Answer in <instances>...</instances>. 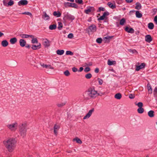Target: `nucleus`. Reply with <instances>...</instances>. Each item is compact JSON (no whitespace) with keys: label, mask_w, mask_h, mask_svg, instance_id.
I'll return each instance as SVG.
<instances>
[{"label":"nucleus","mask_w":157,"mask_h":157,"mask_svg":"<svg viewBox=\"0 0 157 157\" xmlns=\"http://www.w3.org/2000/svg\"><path fill=\"white\" fill-rule=\"evenodd\" d=\"M60 128V126L59 125L57 124H55L54 127V129H56L58 130Z\"/></svg>","instance_id":"nucleus-48"},{"label":"nucleus","mask_w":157,"mask_h":157,"mask_svg":"<svg viewBox=\"0 0 157 157\" xmlns=\"http://www.w3.org/2000/svg\"><path fill=\"white\" fill-rule=\"evenodd\" d=\"M92 77V75L90 73H88L86 74L85 75V77L87 79H90Z\"/></svg>","instance_id":"nucleus-35"},{"label":"nucleus","mask_w":157,"mask_h":157,"mask_svg":"<svg viewBox=\"0 0 157 157\" xmlns=\"http://www.w3.org/2000/svg\"><path fill=\"white\" fill-rule=\"evenodd\" d=\"M124 29L128 33H134V30L132 28H129L128 27H126Z\"/></svg>","instance_id":"nucleus-16"},{"label":"nucleus","mask_w":157,"mask_h":157,"mask_svg":"<svg viewBox=\"0 0 157 157\" xmlns=\"http://www.w3.org/2000/svg\"><path fill=\"white\" fill-rule=\"evenodd\" d=\"M83 70V68L82 67H80L79 69L78 70V71L79 72H81Z\"/></svg>","instance_id":"nucleus-64"},{"label":"nucleus","mask_w":157,"mask_h":157,"mask_svg":"<svg viewBox=\"0 0 157 157\" xmlns=\"http://www.w3.org/2000/svg\"><path fill=\"white\" fill-rule=\"evenodd\" d=\"M17 41V39L16 37H13L11 38L10 40V43L11 44H14L16 43Z\"/></svg>","instance_id":"nucleus-21"},{"label":"nucleus","mask_w":157,"mask_h":157,"mask_svg":"<svg viewBox=\"0 0 157 157\" xmlns=\"http://www.w3.org/2000/svg\"><path fill=\"white\" fill-rule=\"evenodd\" d=\"M157 12V9L154 8L152 10L151 12L153 15L155 14Z\"/></svg>","instance_id":"nucleus-49"},{"label":"nucleus","mask_w":157,"mask_h":157,"mask_svg":"<svg viewBox=\"0 0 157 157\" xmlns=\"http://www.w3.org/2000/svg\"><path fill=\"white\" fill-rule=\"evenodd\" d=\"M26 41L23 39H21L19 40L20 45L21 47H24L26 44Z\"/></svg>","instance_id":"nucleus-18"},{"label":"nucleus","mask_w":157,"mask_h":157,"mask_svg":"<svg viewBox=\"0 0 157 157\" xmlns=\"http://www.w3.org/2000/svg\"><path fill=\"white\" fill-rule=\"evenodd\" d=\"M137 112L139 113H142L144 112V109L142 107L139 108L137 109Z\"/></svg>","instance_id":"nucleus-33"},{"label":"nucleus","mask_w":157,"mask_h":157,"mask_svg":"<svg viewBox=\"0 0 157 157\" xmlns=\"http://www.w3.org/2000/svg\"><path fill=\"white\" fill-rule=\"evenodd\" d=\"M125 22V20L124 18H123L120 21V24L121 25H123Z\"/></svg>","instance_id":"nucleus-38"},{"label":"nucleus","mask_w":157,"mask_h":157,"mask_svg":"<svg viewBox=\"0 0 157 157\" xmlns=\"http://www.w3.org/2000/svg\"><path fill=\"white\" fill-rule=\"evenodd\" d=\"M95 10V9L94 7L90 6L87 8V9L84 10V12L87 14H89L90 13L93 12Z\"/></svg>","instance_id":"nucleus-8"},{"label":"nucleus","mask_w":157,"mask_h":157,"mask_svg":"<svg viewBox=\"0 0 157 157\" xmlns=\"http://www.w3.org/2000/svg\"><path fill=\"white\" fill-rule=\"evenodd\" d=\"M148 27L150 29H152L154 27V24L151 22L149 23L148 24Z\"/></svg>","instance_id":"nucleus-30"},{"label":"nucleus","mask_w":157,"mask_h":157,"mask_svg":"<svg viewBox=\"0 0 157 157\" xmlns=\"http://www.w3.org/2000/svg\"><path fill=\"white\" fill-rule=\"evenodd\" d=\"M136 105H137L139 108L142 107L143 106V104L141 102H139Z\"/></svg>","instance_id":"nucleus-50"},{"label":"nucleus","mask_w":157,"mask_h":157,"mask_svg":"<svg viewBox=\"0 0 157 157\" xmlns=\"http://www.w3.org/2000/svg\"><path fill=\"white\" fill-rule=\"evenodd\" d=\"M94 108H93L90 110L88 113L83 117V119L85 120L89 118L91 116L92 113L94 112Z\"/></svg>","instance_id":"nucleus-9"},{"label":"nucleus","mask_w":157,"mask_h":157,"mask_svg":"<svg viewBox=\"0 0 157 157\" xmlns=\"http://www.w3.org/2000/svg\"><path fill=\"white\" fill-rule=\"evenodd\" d=\"M48 68H49L52 69H54V68L53 67H52L50 64L48 65Z\"/></svg>","instance_id":"nucleus-61"},{"label":"nucleus","mask_w":157,"mask_h":157,"mask_svg":"<svg viewBox=\"0 0 157 157\" xmlns=\"http://www.w3.org/2000/svg\"><path fill=\"white\" fill-rule=\"evenodd\" d=\"M3 143L8 151L11 152L15 149L17 141L14 138H12L8 139L6 141H4Z\"/></svg>","instance_id":"nucleus-1"},{"label":"nucleus","mask_w":157,"mask_h":157,"mask_svg":"<svg viewBox=\"0 0 157 157\" xmlns=\"http://www.w3.org/2000/svg\"><path fill=\"white\" fill-rule=\"evenodd\" d=\"M90 68L89 67H86L84 69V71L86 72H87L90 71Z\"/></svg>","instance_id":"nucleus-54"},{"label":"nucleus","mask_w":157,"mask_h":157,"mask_svg":"<svg viewBox=\"0 0 157 157\" xmlns=\"http://www.w3.org/2000/svg\"><path fill=\"white\" fill-rule=\"evenodd\" d=\"M98 82L99 84L100 85L102 84L103 82V80L99 78H98Z\"/></svg>","instance_id":"nucleus-52"},{"label":"nucleus","mask_w":157,"mask_h":157,"mask_svg":"<svg viewBox=\"0 0 157 157\" xmlns=\"http://www.w3.org/2000/svg\"><path fill=\"white\" fill-rule=\"evenodd\" d=\"M73 141H76V142L79 144H81L82 143L81 140L78 137H76L73 139Z\"/></svg>","instance_id":"nucleus-27"},{"label":"nucleus","mask_w":157,"mask_h":157,"mask_svg":"<svg viewBox=\"0 0 157 157\" xmlns=\"http://www.w3.org/2000/svg\"><path fill=\"white\" fill-rule=\"evenodd\" d=\"M65 6H68L69 7H72L75 8H77V5L75 3H70L67 2L65 4Z\"/></svg>","instance_id":"nucleus-13"},{"label":"nucleus","mask_w":157,"mask_h":157,"mask_svg":"<svg viewBox=\"0 0 157 157\" xmlns=\"http://www.w3.org/2000/svg\"><path fill=\"white\" fill-rule=\"evenodd\" d=\"M154 112L153 110H150L148 112V116L150 117H153L154 116Z\"/></svg>","instance_id":"nucleus-24"},{"label":"nucleus","mask_w":157,"mask_h":157,"mask_svg":"<svg viewBox=\"0 0 157 157\" xmlns=\"http://www.w3.org/2000/svg\"><path fill=\"white\" fill-rule=\"evenodd\" d=\"M113 37V36H107L105 37L104 40L105 43H108L110 42V40Z\"/></svg>","instance_id":"nucleus-19"},{"label":"nucleus","mask_w":157,"mask_h":157,"mask_svg":"<svg viewBox=\"0 0 157 157\" xmlns=\"http://www.w3.org/2000/svg\"><path fill=\"white\" fill-rule=\"evenodd\" d=\"M108 5L110 8L114 9L116 7L115 5L109 2Z\"/></svg>","instance_id":"nucleus-32"},{"label":"nucleus","mask_w":157,"mask_h":157,"mask_svg":"<svg viewBox=\"0 0 157 157\" xmlns=\"http://www.w3.org/2000/svg\"><path fill=\"white\" fill-rule=\"evenodd\" d=\"M38 41L36 38H34L31 40V43L32 44L37 43Z\"/></svg>","instance_id":"nucleus-39"},{"label":"nucleus","mask_w":157,"mask_h":157,"mask_svg":"<svg viewBox=\"0 0 157 157\" xmlns=\"http://www.w3.org/2000/svg\"><path fill=\"white\" fill-rule=\"evenodd\" d=\"M129 97L131 99H133L135 98V96L132 94H130L129 95Z\"/></svg>","instance_id":"nucleus-56"},{"label":"nucleus","mask_w":157,"mask_h":157,"mask_svg":"<svg viewBox=\"0 0 157 157\" xmlns=\"http://www.w3.org/2000/svg\"><path fill=\"white\" fill-rule=\"evenodd\" d=\"M43 44L45 47H49L50 45L49 41L47 39H43Z\"/></svg>","instance_id":"nucleus-11"},{"label":"nucleus","mask_w":157,"mask_h":157,"mask_svg":"<svg viewBox=\"0 0 157 157\" xmlns=\"http://www.w3.org/2000/svg\"><path fill=\"white\" fill-rule=\"evenodd\" d=\"M105 10V9L104 7H99L98 10L97 12H100L101 11H104Z\"/></svg>","instance_id":"nucleus-47"},{"label":"nucleus","mask_w":157,"mask_h":157,"mask_svg":"<svg viewBox=\"0 0 157 157\" xmlns=\"http://www.w3.org/2000/svg\"><path fill=\"white\" fill-rule=\"evenodd\" d=\"M40 65H41V66H42L44 68H48V65L45 64H44V63H43L42 64H41Z\"/></svg>","instance_id":"nucleus-57"},{"label":"nucleus","mask_w":157,"mask_h":157,"mask_svg":"<svg viewBox=\"0 0 157 157\" xmlns=\"http://www.w3.org/2000/svg\"><path fill=\"white\" fill-rule=\"evenodd\" d=\"M18 125L17 123L16 122L14 123L8 124L7 125V127L11 131H15L17 129Z\"/></svg>","instance_id":"nucleus-5"},{"label":"nucleus","mask_w":157,"mask_h":157,"mask_svg":"<svg viewBox=\"0 0 157 157\" xmlns=\"http://www.w3.org/2000/svg\"><path fill=\"white\" fill-rule=\"evenodd\" d=\"M9 0H3V5L4 6H7L8 3L9 1Z\"/></svg>","instance_id":"nucleus-46"},{"label":"nucleus","mask_w":157,"mask_h":157,"mask_svg":"<svg viewBox=\"0 0 157 157\" xmlns=\"http://www.w3.org/2000/svg\"><path fill=\"white\" fill-rule=\"evenodd\" d=\"M153 93L154 95L157 94V86L155 87L153 90Z\"/></svg>","instance_id":"nucleus-55"},{"label":"nucleus","mask_w":157,"mask_h":157,"mask_svg":"<svg viewBox=\"0 0 157 157\" xmlns=\"http://www.w3.org/2000/svg\"><path fill=\"white\" fill-rule=\"evenodd\" d=\"M147 88L149 94H151L152 92V89L151 88V85L149 83H148L147 85Z\"/></svg>","instance_id":"nucleus-20"},{"label":"nucleus","mask_w":157,"mask_h":157,"mask_svg":"<svg viewBox=\"0 0 157 157\" xmlns=\"http://www.w3.org/2000/svg\"><path fill=\"white\" fill-rule=\"evenodd\" d=\"M128 51L132 53H138L137 51L135 49H129L128 50Z\"/></svg>","instance_id":"nucleus-42"},{"label":"nucleus","mask_w":157,"mask_h":157,"mask_svg":"<svg viewBox=\"0 0 157 157\" xmlns=\"http://www.w3.org/2000/svg\"><path fill=\"white\" fill-rule=\"evenodd\" d=\"M73 54H74L73 52L70 51H67L66 53V55H73Z\"/></svg>","instance_id":"nucleus-45"},{"label":"nucleus","mask_w":157,"mask_h":157,"mask_svg":"<svg viewBox=\"0 0 157 157\" xmlns=\"http://www.w3.org/2000/svg\"><path fill=\"white\" fill-rule=\"evenodd\" d=\"M154 21L155 23L157 24V16H155L154 19Z\"/></svg>","instance_id":"nucleus-63"},{"label":"nucleus","mask_w":157,"mask_h":157,"mask_svg":"<svg viewBox=\"0 0 157 157\" xmlns=\"http://www.w3.org/2000/svg\"><path fill=\"white\" fill-rule=\"evenodd\" d=\"M116 62L115 61H111L110 60H108V65L111 66L114 64V63H115Z\"/></svg>","instance_id":"nucleus-37"},{"label":"nucleus","mask_w":157,"mask_h":157,"mask_svg":"<svg viewBox=\"0 0 157 157\" xmlns=\"http://www.w3.org/2000/svg\"><path fill=\"white\" fill-rule=\"evenodd\" d=\"M41 44L39 43L37 45L32 44L31 45V48L33 50H36L40 49L41 48Z\"/></svg>","instance_id":"nucleus-15"},{"label":"nucleus","mask_w":157,"mask_h":157,"mask_svg":"<svg viewBox=\"0 0 157 157\" xmlns=\"http://www.w3.org/2000/svg\"><path fill=\"white\" fill-rule=\"evenodd\" d=\"M152 40V38L150 35H147L145 36V40L146 42L150 43Z\"/></svg>","instance_id":"nucleus-14"},{"label":"nucleus","mask_w":157,"mask_h":157,"mask_svg":"<svg viewBox=\"0 0 157 157\" xmlns=\"http://www.w3.org/2000/svg\"><path fill=\"white\" fill-rule=\"evenodd\" d=\"M136 6L135 8L136 9L139 10L141 8V6L140 3L139 2H137L136 3Z\"/></svg>","instance_id":"nucleus-29"},{"label":"nucleus","mask_w":157,"mask_h":157,"mask_svg":"<svg viewBox=\"0 0 157 157\" xmlns=\"http://www.w3.org/2000/svg\"><path fill=\"white\" fill-rule=\"evenodd\" d=\"M53 15L56 17H59L61 16V14L59 12L54 11Z\"/></svg>","instance_id":"nucleus-25"},{"label":"nucleus","mask_w":157,"mask_h":157,"mask_svg":"<svg viewBox=\"0 0 157 157\" xmlns=\"http://www.w3.org/2000/svg\"><path fill=\"white\" fill-rule=\"evenodd\" d=\"M20 36L23 38H25L29 37V35L26 34H21Z\"/></svg>","instance_id":"nucleus-41"},{"label":"nucleus","mask_w":157,"mask_h":157,"mask_svg":"<svg viewBox=\"0 0 157 157\" xmlns=\"http://www.w3.org/2000/svg\"><path fill=\"white\" fill-rule=\"evenodd\" d=\"M105 92H100L99 93H98L97 92V96H101L102 95H104L105 94Z\"/></svg>","instance_id":"nucleus-59"},{"label":"nucleus","mask_w":157,"mask_h":157,"mask_svg":"<svg viewBox=\"0 0 157 157\" xmlns=\"http://www.w3.org/2000/svg\"><path fill=\"white\" fill-rule=\"evenodd\" d=\"M23 14H25L29 15L31 17H32L33 16L32 14L31 13L29 12H25L22 13Z\"/></svg>","instance_id":"nucleus-34"},{"label":"nucleus","mask_w":157,"mask_h":157,"mask_svg":"<svg viewBox=\"0 0 157 157\" xmlns=\"http://www.w3.org/2000/svg\"><path fill=\"white\" fill-rule=\"evenodd\" d=\"M114 97L117 99L119 100L122 97L121 94L120 93H118L115 94L114 95Z\"/></svg>","instance_id":"nucleus-23"},{"label":"nucleus","mask_w":157,"mask_h":157,"mask_svg":"<svg viewBox=\"0 0 157 157\" xmlns=\"http://www.w3.org/2000/svg\"><path fill=\"white\" fill-rule=\"evenodd\" d=\"M75 1L76 2L78 3L79 4H82V0H75Z\"/></svg>","instance_id":"nucleus-58"},{"label":"nucleus","mask_w":157,"mask_h":157,"mask_svg":"<svg viewBox=\"0 0 157 157\" xmlns=\"http://www.w3.org/2000/svg\"><path fill=\"white\" fill-rule=\"evenodd\" d=\"M7 6H12L14 4V2L12 0H9Z\"/></svg>","instance_id":"nucleus-36"},{"label":"nucleus","mask_w":157,"mask_h":157,"mask_svg":"<svg viewBox=\"0 0 157 157\" xmlns=\"http://www.w3.org/2000/svg\"><path fill=\"white\" fill-rule=\"evenodd\" d=\"M27 126V123L26 122L21 123L18 125L19 134L23 137H25L26 135Z\"/></svg>","instance_id":"nucleus-3"},{"label":"nucleus","mask_w":157,"mask_h":157,"mask_svg":"<svg viewBox=\"0 0 157 157\" xmlns=\"http://www.w3.org/2000/svg\"><path fill=\"white\" fill-rule=\"evenodd\" d=\"M96 73H98L99 72V69L98 68H96L94 71Z\"/></svg>","instance_id":"nucleus-62"},{"label":"nucleus","mask_w":157,"mask_h":157,"mask_svg":"<svg viewBox=\"0 0 157 157\" xmlns=\"http://www.w3.org/2000/svg\"><path fill=\"white\" fill-rule=\"evenodd\" d=\"M43 15H42V18L45 20H48L50 19V17L45 12H43Z\"/></svg>","instance_id":"nucleus-17"},{"label":"nucleus","mask_w":157,"mask_h":157,"mask_svg":"<svg viewBox=\"0 0 157 157\" xmlns=\"http://www.w3.org/2000/svg\"><path fill=\"white\" fill-rule=\"evenodd\" d=\"M58 28L59 30H60L63 27V24L61 22H58Z\"/></svg>","instance_id":"nucleus-40"},{"label":"nucleus","mask_w":157,"mask_h":157,"mask_svg":"<svg viewBox=\"0 0 157 157\" xmlns=\"http://www.w3.org/2000/svg\"><path fill=\"white\" fill-rule=\"evenodd\" d=\"M64 52V51L63 50H58L56 51L57 54L59 55H63Z\"/></svg>","instance_id":"nucleus-26"},{"label":"nucleus","mask_w":157,"mask_h":157,"mask_svg":"<svg viewBox=\"0 0 157 157\" xmlns=\"http://www.w3.org/2000/svg\"><path fill=\"white\" fill-rule=\"evenodd\" d=\"M136 17L139 18H140L142 17V14L140 13L139 11H137L136 12Z\"/></svg>","instance_id":"nucleus-28"},{"label":"nucleus","mask_w":157,"mask_h":157,"mask_svg":"<svg viewBox=\"0 0 157 157\" xmlns=\"http://www.w3.org/2000/svg\"><path fill=\"white\" fill-rule=\"evenodd\" d=\"M97 30V27L94 24H92L90 25L87 29L88 32H95Z\"/></svg>","instance_id":"nucleus-6"},{"label":"nucleus","mask_w":157,"mask_h":157,"mask_svg":"<svg viewBox=\"0 0 157 157\" xmlns=\"http://www.w3.org/2000/svg\"><path fill=\"white\" fill-rule=\"evenodd\" d=\"M96 42L99 44H101L102 42V39L101 38H98L96 40Z\"/></svg>","instance_id":"nucleus-44"},{"label":"nucleus","mask_w":157,"mask_h":157,"mask_svg":"<svg viewBox=\"0 0 157 157\" xmlns=\"http://www.w3.org/2000/svg\"><path fill=\"white\" fill-rule=\"evenodd\" d=\"M64 75L67 76H69L70 75V73L68 70H66L64 72Z\"/></svg>","instance_id":"nucleus-43"},{"label":"nucleus","mask_w":157,"mask_h":157,"mask_svg":"<svg viewBox=\"0 0 157 157\" xmlns=\"http://www.w3.org/2000/svg\"><path fill=\"white\" fill-rule=\"evenodd\" d=\"M68 38L71 39L74 37V35L73 33H70L67 36Z\"/></svg>","instance_id":"nucleus-53"},{"label":"nucleus","mask_w":157,"mask_h":157,"mask_svg":"<svg viewBox=\"0 0 157 157\" xmlns=\"http://www.w3.org/2000/svg\"><path fill=\"white\" fill-rule=\"evenodd\" d=\"M65 104V103H59L57 104V106L59 107H62L64 106Z\"/></svg>","instance_id":"nucleus-51"},{"label":"nucleus","mask_w":157,"mask_h":157,"mask_svg":"<svg viewBox=\"0 0 157 157\" xmlns=\"http://www.w3.org/2000/svg\"><path fill=\"white\" fill-rule=\"evenodd\" d=\"M28 3V2L26 0H21L18 2V4L19 6L26 5Z\"/></svg>","instance_id":"nucleus-12"},{"label":"nucleus","mask_w":157,"mask_h":157,"mask_svg":"<svg viewBox=\"0 0 157 157\" xmlns=\"http://www.w3.org/2000/svg\"><path fill=\"white\" fill-rule=\"evenodd\" d=\"M145 64L144 63H142L140 65H136V70L137 71H139L140 69L144 68L145 67Z\"/></svg>","instance_id":"nucleus-10"},{"label":"nucleus","mask_w":157,"mask_h":157,"mask_svg":"<svg viewBox=\"0 0 157 157\" xmlns=\"http://www.w3.org/2000/svg\"><path fill=\"white\" fill-rule=\"evenodd\" d=\"M83 96L84 98L86 100L94 99L97 96V91L94 88H90L83 94Z\"/></svg>","instance_id":"nucleus-2"},{"label":"nucleus","mask_w":157,"mask_h":157,"mask_svg":"<svg viewBox=\"0 0 157 157\" xmlns=\"http://www.w3.org/2000/svg\"><path fill=\"white\" fill-rule=\"evenodd\" d=\"M72 71L74 72H76L78 71V69L77 68L74 67L72 68Z\"/></svg>","instance_id":"nucleus-60"},{"label":"nucleus","mask_w":157,"mask_h":157,"mask_svg":"<svg viewBox=\"0 0 157 157\" xmlns=\"http://www.w3.org/2000/svg\"><path fill=\"white\" fill-rule=\"evenodd\" d=\"M49 28L51 30L55 29L56 28V25L55 24L51 25L49 26Z\"/></svg>","instance_id":"nucleus-31"},{"label":"nucleus","mask_w":157,"mask_h":157,"mask_svg":"<svg viewBox=\"0 0 157 157\" xmlns=\"http://www.w3.org/2000/svg\"><path fill=\"white\" fill-rule=\"evenodd\" d=\"M109 13L107 11L105 12L102 16L98 18V21L103 20L104 19H106L107 17L106 16L109 15Z\"/></svg>","instance_id":"nucleus-7"},{"label":"nucleus","mask_w":157,"mask_h":157,"mask_svg":"<svg viewBox=\"0 0 157 157\" xmlns=\"http://www.w3.org/2000/svg\"><path fill=\"white\" fill-rule=\"evenodd\" d=\"M1 44L3 47H6L8 45V42L6 40H5L2 41Z\"/></svg>","instance_id":"nucleus-22"},{"label":"nucleus","mask_w":157,"mask_h":157,"mask_svg":"<svg viewBox=\"0 0 157 157\" xmlns=\"http://www.w3.org/2000/svg\"><path fill=\"white\" fill-rule=\"evenodd\" d=\"M75 17L67 13L66 14L64 15L63 20L65 22H66L67 20L72 21L75 19Z\"/></svg>","instance_id":"nucleus-4"}]
</instances>
